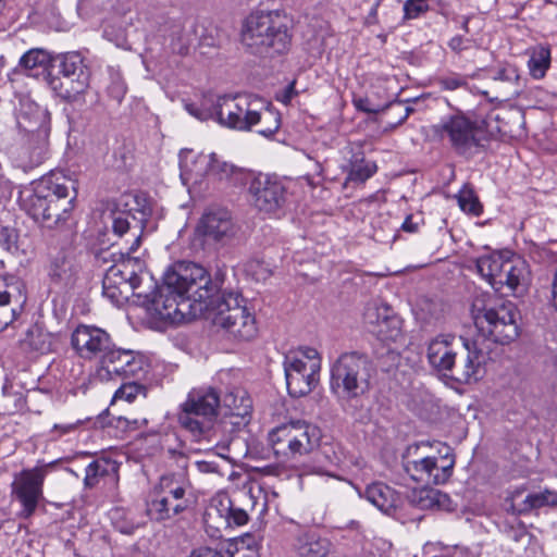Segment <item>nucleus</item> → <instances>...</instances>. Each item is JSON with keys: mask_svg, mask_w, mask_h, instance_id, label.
Here are the masks:
<instances>
[{"mask_svg": "<svg viewBox=\"0 0 557 557\" xmlns=\"http://www.w3.org/2000/svg\"><path fill=\"white\" fill-rule=\"evenodd\" d=\"M474 324L480 334L472 341L459 338L458 356L447 376L458 383L476 382L483 375L486 354L483 343L491 338L494 343L509 344L519 335L518 312L511 301L500 298H476L472 305Z\"/></svg>", "mask_w": 557, "mask_h": 557, "instance_id": "1", "label": "nucleus"}, {"mask_svg": "<svg viewBox=\"0 0 557 557\" xmlns=\"http://www.w3.org/2000/svg\"><path fill=\"white\" fill-rule=\"evenodd\" d=\"M213 286L206 269L194 262H178L163 275V282L147 298V311L164 323L190 319L195 304L212 296Z\"/></svg>", "mask_w": 557, "mask_h": 557, "instance_id": "2", "label": "nucleus"}, {"mask_svg": "<svg viewBox=\"0 0 557 557\" xmlns=\"http://www.w3.org/2000/svg\"><path fill=\"white\" fill-rule=\"evenodd\" d=\"M76 198L75 183L61 173H51L32 184L22 193L23 209L47 228L64 223Z\"/></svg>", "mask_w": 557, "mask_h": 557, "instance_id": "3", "label": "nucleus"}, {"mask_svg": "<svg viewBox=\"0 0 557 557\" xmlns=\"http://www.w3.org/2000/svg\"><path fill=\"white\" fill-rule=\"evenodd\" d=\"M240 39L253 54H282L288 50L292 40L288 18L278 11L253 12L243 23Z\"/></svg>", "mask_w": 557, "mask_h": 557, "instance_id": "4", "label": "nucleus"}, {"mask_svg": "<svg viewBox=\"0 0 557 557\" xmlns=\"http://www.w3.org/2000/svg\"><path fill=\"white\" fill-rule=\"evenodd\" d=\"M48 112L33 102H23L16 115L20 140L13 153L24 170L40 165L48 156Z\"/></svg>", "mask_w": 557, "mask_h": 557, "instance_id": "5", "label": "nucleus"}, {"mask_svg": "<svg viewBox=\"0 0 557 557\" xmlns=\"http://www.w3.org/2000/svg\"><path fill=\"white\" fill-rule=\"evenodd\" d=\"M193 485L184 472L163 474L149 493L146 513L151 521L172 520L191 505Z\"/></svg>", "mask_w": 557, "mask_h": 557, "instance_id": "6", "label": "nucleus"}, {"mask_svg": "<svg viewBox=\"0 0 557 557\" xmlns=\"http://www.w3.org/2000/svg\"><path fill=\"white\" fill-rule=\"evenodd\" d=\"M259 100L251 99L249 96H221L215 99L206 98L201 108L187 104L186 109L201 121L212 119L231 129L250 131L255 107H259Z\"/></svg>", "mask_w": 557, "mask_h": 557, "instance_id": "7", "label": "nucleus"}, {"mask_svg": "<svg viewBox=\"0 0 557 557\" xmlns=\"http://www.w3.org/2000/svg\"><path fill=\"white\" fill-rule=\"evenodd\" d=\"M53 67L61 76L47 73L46 82L50 89L67 102L81 100L89 87L90 73L84 58L78 52L54 55Z\"/></svg>", "mask_w": 557, "mask_h": 557, "instance_id": "8", "label": "nucleus"}, {"mask_svg": "<svg viewBox=\"0 0 557 557\" xmlns=\"http://www.w3.org/2000/svg\"><path fill=\"white\" fill-rule=\"evenodd\" d=\"M372 362L359 351L343 352L331 367V388L347 397H357L369 386Z\"/></svg>", "mask_w": 557, "mask_h": 557, "instance_id": "9", "label": "nucleus"}, {"mask_svg": "<svg viewBox=\"0 0 557 557\" xmlns=\"http://www.w3.org/2000/svg\"><path fill=\"white\" fill-rule=\"evenodd\" d=\"M220 403V396L214 388L190 391L178 412L181 426L195 436L207 435L214 425Z\"/></svg>", "mask_w": 557, "mask_h": 557, "instance_id": "10", "label": "nucleus"}, {"mask_svg": "<svg viewBox=\"0 0 557 557\" xmlns=\"http://www.w3.org/2000/svg\"><path fill=\"white\" fill-rule=\"evenodd\" d=\"M269 444L277 457L294 459L311 453L320 441V431L306 421H290L271 430Z\"/></svg>", "mask_w": 557, "mask_h": 557, "instance_id": "11", "label": "nucleus"}, {"mask_svg": "<svg viewBox=\"0 0 557 557\" xmlns=\"http://www.w3.org/2000/svg\"><path fill=\"white\" fill-rule=\"evenodd\" d=\"M283 364L290 396L301 397L314 388L321 370V358L315 348H299L286 355Z\"/></svg>", "mask_w": 557, "mask_h": 557, "instance_id": "12", "label": "nucleus"}, {"mask_svg": "<svg viewBox=\"0 0 557 557\" xmlns=\"http://www.w3.org/2000/svg\"><path fill=\"white\" fill-rule=\"evenodd\" d=\"M244 302L237 293L222 294L216 301L213 323L237 338L249 341L257 334V324Z\"/></svg>", "mask_w": 557, "mask_h": 557, "instance_id": "13", "label": "nucleus"}, {"mask_svg": "<svg viewBox=\"0 0 557 557\" xmlns=\"http://www.w3.org/2000/svg\"><path fill=\"white\" fill-rule=\"evenodd\" d=\"M49 469L50 465H41L23 469L14 474L11 495L21 505V510L17 512L18 518L28 519L35 513L44 498V482Z\"/></svg>", "mask_w": 557, "mask_h": 557, "instance_id": "14", "label": "nucleus"}, {"mask_svg": "<svg viewBox=\"0 0 557 557\" xmlns=\"http://www.w3.org/2000/svg\"><path fill=\"white\" fill-rule=\"evenodd\" d=\"M453 466V460L438 466L435 457H424L420 460V482H425V486L420 487V510L450 509L451 500L449 496L438 490L429 487V485L445 483L451 475Z\"/></svg>", "mask_w": 557, "mask_h": 557, "instance_id": "15", "label": "nucleus"}, {"mask_svg": "<svg viewBox=\"0 0 557 557\" xmlns=\"http://www.w3.org/2000/svg\"><path fill=\"white\" fill-rule=\"evenodd\" d=\"M250 202L260 213L278 216L286 203L285 184L276 176L260 175L249 184Z\"/></svg>", "mask_w": 557, "mask_h": 557, "instance_id": "16", "label": "nucleus"}, {"mask_svg": "<svg viewBox=\"0 0 557 557\" xmlns=\"http://www.w3.org/2000/svg\"><path fill=\"white\" fill-rule=\"evenodd\" d=\"M146 373L144 359L131 349L116 348L113 344L99 361L101 379H139Z\"/></svg>", "mask_w": 557, "mask_h": 557, "instance_id": "17", "label": "nucleus"}, {"mask_svg": "<svg viewBox=\"0 0 557 557\" xmlns=\"http://www.w3.org/2000/svg\"><path fill=\"white\" fill-rule=\"evenodd\" d=\"M486 124L472 123L465 116H454L444 125L449 135L454 148L461 154H472L479 147H483L488 140V132L484 129Z\"/></svg>", "mask_w": 557, "mask_h": 557, "instance_id": "18", "label": "nucleus"}, {"mask_svg": "<svg viewBox=\"0 0 557 557\" xmlns=\"http://www.w3.org/2000/svg\"><path fill=\"white\" fill-rule=\"evenodd\" d=\"M196 233L207 245L224 246L235 236V225L225 209L209 210L201 216Z\"/></svg>", "mask_w": 557, "mask_h": 557, "instance_id": "19", "label": "nucleus"}, {"mask_svg": "<svg viewBox=\"0 0 557 557\" xmlns=\"http://www.w3.org/2000/svg\"><path fill=\"white\" fill-rule=\"evenodd\" d=\"M141 243L140 234L134 233V242L127 251V257L121 262L111 265L104 273V278L108 284L121 285L133 289V294L141 296V293L136 290L140 287L143 280L144 262L139 258L131 257L129 253L134 252Z\"/></svg>", "mask_w": 557, "mask_h": 557, "instance_id": "20", "label": "nucleus"}, {"mask_svg": "<svg viewBox=\"0 0 557 557\" xmlns=\"http://www.w3.org/2000/svg\"><path fill=\"white\" fill-rule=\"evenodd\" d=\"M71 342L81 358L97 359L98 362L113 345L111 336L104 330L85 324H81L74 330Z\"/></svg>", "mask_w": 557, "mask_h": 557, "instance_id": "21", "label": "nucleus"}, {"mask_svg": "<svg viewBox=\"0 0 557 557\" xmlns=\"http://www.w3.org/2000/svg\"><path fill=\"white\" fill-rule=\"evenodd\" d=\"M364 323L370 333L382 342H396L401 335V320L386 304H371L364 311Z\"/></svg>", "mask_w": 557, "mask_h": 557, "instance_id": "22", "label": "nucleus"}, {"mask_svg": "<svg viewBox=\"0 0 557 557\" xmlns=\"http://www.w3.org/2000/svg\"><path fill=\"white\" fill-rule=\"evenodd\" d=\"M25 301L23 282L13 275L0 276V331L16 319Z\"/></svg>", "mask_w": 557, "mask_h": 557, "instance_id": "23", "label": "nucleus"}, {"mask_svg": "<svg viewBox=\"0 0 557 557\" xmlns=\"http://www.w3.org/2000/svg\"><path fill=\"white\" fill-rule=\"evenodd\" d=\"M79 271L74 248L64 247L51 257L48 274L54 285L69 288L75 284Z\"/></svg>", "mask_w": 557, "mask_h": 557, "instance_id": "24", "label": "nucleus"}, {"mask_svg": "<svg viewBox=\"0 0 557 557\" xmlns=\"http://www.w3.org/2000/svg\"><path fill=\"white\" fill-rule=\"evenodd\" d=\"M458 342L454 335L444 334L433 338L426 351L430 366L438 373L447 376L455 358L458 356Z\"/></svg>", "mask_w": 557, "mask_h": 557, "instance_id": "25", "label": "nucleus"}, {"mask_svg": "<svg viewBox=\"0 0 557 557\" xmlns=\"http://www.w3.org/2000/svg\"><path fill=\"white\" fill-rule=\"evenodd\" d=\"M213 153H196L193 150L184 149L180 152L181 178L185 185L201 184L211 169Z\"/></svg>", "mask_w": 557, "mask_h": 557, "instance_id": "26", "label": "nucleus"}, {"mask_svg": "<svg viewBox=\"0 0 557 557\" xmlns=\"http://www.w3.org/2000/svg\"><path fill=\"white\" fill-rule=\"evenodd\" d=\"M225 417L235 419L233 425L246 424L250 417L252 403L246 391L236 388L224 395L220 403Z\"/></svg>", "mask_w": 557, "mask_h": 557, "instance_id": "27", "label": "nucleus"}, {"mask_svg": "<svg viewBox=\"0 0 557 557\" xmlns=\"http://www.w3.org/2000/svg\"><path fill=\"white\" fill-rule=\"evenodd\" d=\"M296 557H330L332 544L313 531L298 533L292 544Z\"/></svg>", "mask_w": 557, "mask_h": 557, "instance_id": "28", "label": "nucleus"}, {"mask_svg": "<svg viewBox=\"0 0 557 557\" xmlns=\"http://www.w3.org/2000/svg\"><path fill=\"white\" fill-rule=\"evenodd\" d=\"M164 49L176 54H187L191 35L181 21H172L164 28Z\"/></svg>", "mask_w": 557, "mask_h": 557, "instance_id": "29", "label": "nucleus"}, {"mask_svg": "<svg viewBox=\"0 0 557 557\" xmlns=\"http://www.w3.org/2000/svg\"><path fill=\"white\" fill-rule=\"evenodd\" d=\"M366 499L384 513H389L397 506L398 496L388 485L376 482L367 486Z\"/></svg>", "mask_w": 557, "mask_h": 557, "instance_id": "30", "label": "nucleus"}, {"mask_svg": "<svg viewBox=\"0 0 557 557\" xmlns=\"http://www.w3.org/2000/svg\"><path fill=\"white\" fill-rule=\"evenodd\" d=\"M120 465L110 458L101 457L91 461L85 470L84 483L87 487L96 486L100 479L110 478L115 480Z\"/></svg>", "mask_w": 557, "mask_h": 557, "instance_id": "31", "label": "nucleus"}, {"mask_svg": "<svg viewBox=\"0 0 557 557\" xmlns=\"http://www.w3.org/2000/svg\"><path fill=\"white\" fill-rule=\"evenodd\" d=\"M53 62L54 55L41 48H33L20 59V65L33 76L46 72L49 66H53Z\"/></svg>", "mask_w": 557, "mask_h": 557, "instance_id": "32", "label": "nucleus"}, {"mask_svg": "<svg viewBox=\"0 0 557 557\" xmlns=\"http://www.w3.org/2000/svg\"><path fill=\"white\" fill-rule=\"evenodd\" d=\"M506 262L507 258H504L499 253H492L480 257L476 260V269L480 275L495 289Z\"/></svg>", "mask_w": 557, "mask_h": 557, "instance_id": "33", "label": "nucleus"}, {"mask_svg": "<svg viewBox=\"0 0 557 557\" xmlns=\"http://www.w3.org/2000/svg\"><path fill=\"white\" fill-rule=\"evenodd\" d=\"M257 125H260V128L257 129L258 134L264 137H271L281 126V115L269 107H263L260 102L259 107H255L251 128Z\"/></svg>", "mask_w": 557, "mask_h": 557, "instance_id": "34", "label": "nucleus"}, {"mask_svg": "<svg viewBox=\"0 0 557 557\" xmlns=\"http://www.w3.org/2000/svg\"><path fill=\"white\" fill-rule=\"evenodd\" d=\"M446 416V409L441 400L430 394H423L420 404V419L430 426L440 424Z\"/></svg>", "mask_w": 557, "mask_h": 557, "instance_id": "35", "label": "nucleus"}, {"mask_svg": "<svg viewBox=\"0 0 557 557\" xmlns=\"http://www.w3.org/2000/svg\"><path fill=\"white\" fill-rule=\"evenodd\" d=\"M113 527L123 534H133L143 522L136 519L134 512L124 508H114L110 511Z\"/></svg>", "mask_w": 557, "mask_h": 557, "instance_id": "36", "label": "nucleus"}, {"mask_svg": "<svg viewBox=\"0 0 557 557\" xmlns=\"http://www.w3.org/2000/svg\"><path fill=\"white\" fill-rule=\"evenodd\" d=\"M456 199L462 212L473 216L482 214L483 206L471 186L465 185L456 195Z\"/></svg>", "mask_w": 557, "mask_h": 557, "instance_id": "37", "label": "nucleus"}, {"mask_svg": "<svg viewBox=\"0 0 557 557\" xmlns=\"http://www.w3.org/2000/svg\"><path fill=\"white\" fill-rule=\"evenodd\" d=\"M550 65V51L548 48L539 47L533 50L529 61L528 69L530 75L535 79H541L545 76L546 71Z\"/></svg>", "mask_w": 557, "mask_h": 557, "instance_id": "38", "label": "nucleus"}, {"mask_svg": "<svg viewBox=\"0 0 557 557\" xmlns=\"http://www.w3.org/2000/svg\"><path fill=\"white\" fill-rule=\"evenodd\" d=\"M109 83L107 85L108 96L121 103L127 92V85L119 67L108 66Z\"/></svg>", "mask_w": 557, "mask_h": 557, "instance_id": "39", "label": "nucleus"}, {"mask_svg": "<svg viewBox=\"0 0 557 557\" xmlns=\"http://www.w3.org/2000/svg\"><path fill=\"white\" fill-rule=\"evenodd\" d=\"M521 275L522 268L519 267V261L507 258L503 274H500L495 290L499 292L504 286H507L510 290H515L520 284Z\"/></svg>", "mask_w": 557, "mask_h": 557, "instance_id": "40", "label": "nucleus"}, {"mask_svg": "<svg viewBox=\"0 0 557 557\" xmlns=\"http://www.w3.org/2000/svg\"><path fill=\"white\" fill-rule=\"evenodd\" d=\"M112 231L117 236H123L127 231L141 230L140 222L128 211L111 213Z\"/></svg>", "mask_w": 557, "mask_h": 557, "instance_id": "41", "label": "nucleus"}, {"mask_svg": "<svg viewBox=\"0 0 557 557\" xmlns=\"http://www.w3.org/2000/svg\"><path fill=\"white\" fill-rule=\"evenodd\" d=\"M219 503L223 507L226 525L235 524L240 527L248 522V513L244 509L234 508L228 497L223 496Z\"/></svg>", "mask_w": 557, "mask_h": 557, "instance_id": "42", "label": "nucleus"}, {"mask_svg": "<svg viewBox=\"0 0 557 557\" xmlns=\"http://www.w3.org/2000/svg\"><path fill=\"white\" fill-rule=\"evenodd\" d=\"M528 509H536L544 506L557 505V492L552 490H544L537 493L527 495L524 499Z\"/></svg>", "mask_w": 557, "mask_h": 557, "instance_id": "43", "label": "nucleus"}, {"mask_svg": "<svg viewBox=\"0 0 557 557\" xmlns=\"http://www.w3.org/2000/svg\"><path fill=\"white\" fill-rule=\"evenodd\" d=\"M403 469L416 482L418 480V444L409 445L401 456Z\"/></svg>", "mask_w": 557, "mask_h": 557, "instance_id": "44", "label": "nucleus"}, {"mask_svg": "<svg viewBox=\"0 0 557 557\" xmlns=\"http://www.w3.org/2000/svg\"><path fill=\"white\" fill-rule=\"evenodd\" d=\"M376 172L375 163L371 161H356L351 164L348 173V180L351 182L363 183Z\"/></svg>", "mask_w": 557, "mask_h": 557, "instance_id": "45", "label": "nucleus"}, {"mask_svg": "<svg viewBox=\"0 0 557 557\" xmlns=\"http://www.w3.org/2000/svg\"><path fill=\"white\" fill-rule=\"evenodd\" d=\"M234 171V166L225 161L218 159L216 154L213 153V160L211 169L209 171L210 181H223L228 178Z\"/></svg>", "mask_w": 557, "mask_h": 557, "instance_id": "46", "label": "nucleus"}, {"mask_svg": "<svg viewBox=\"0 0 557 557\" xmlns=\"http://www.w3.org/2000/svg\"><path fill=\"white\" fill-rule=\"evenodd\" d=\"M146 394V387L144 385L138 384L137 382H129L123 384L114 394L113 399H124L128 403H132L137 395Z\"/></svg>", "mask_w": 557, "mask_h": 557, "instance_id": "47", "label": "nucleus"}, {"mask_svg": "<svg viewBox=\"0 0 557 557\" xmlns=\"http://www.w3.org/2000/svg\"><path fill=\"white\" fill-rule=\"evenodd\" d=\"M133 289L122 287L121 285L108 284V280H102V293L103 296L110 299L113 304H120L122 300L127 298V294Z\"/></svg>", "mask_w": 557, "mask_h": 557, "instance_id": "48", "label": "nucleus"}, {"mask_svg": "<svg viewBox=\"0 0 557 557\" xmlns=\"http://www.w3.org/2000/svg\"><path fill=\"white\" fill-rule=\"evenodd\" d=\"M83 423L82 420H76L73 422L66 423H55L48 432V436L52 441H58L62 436L71 434L77 430V428Z\"/></svg>", "mask_w": 557, "mask_h": 557, "instance_id": "49", "label": "nucleus"}, {"mask_svg": "<svg viewBox=\"0 0 557 557\" xmlns=\"http://www.w3.org/2000/svg\"><path fill=\"white\" fill-rule=\"evenodd\" d=\"M494 79L507 83H518L520 75L518 69L515 65L505 64L497 70L494 75Z\"/></svg>", "mask_w": 557, "mask_h": 557, "instance_id": "50", "label": "nucleus"}, {"mask_svg": "<svg viewBox=\"0 0 557 557\" xmlns=\"http://www.w3.org/2000/svg\"><path fill=\"white\" fill-rule=\"evenodd\" d=\"M322 453L330 463L334 466H339L345 459L344 451L338 445L325 444L322 447Z\"/></svg>", "mask_w": 557, "mask_h": 557, "instance_id": "51", "label": "nucleus"}, {"mask_svg": "<svg viewBox=\"0 0 557 557\" xmlns=\"http://www.w3.org/2000/svg\"><path fill=\"white\" fill-rule=\"evenodd\" d=\"M440 85L446 90H455L467 86V78L459 74H451L441 78Z\"/></svg>", "mask_w": 557, "mask_h": 557, "instance_id": "52", "label": "nucleus"}, {"mask_svg": "<svg viewBox=\"0 0 557 557\" xmlns=\"http://www.w3.org/2000/svg\"><path fill=\"white\" fill-rule=\"evenodd\" d=\"M247 271L250 272L258 281L265 280L271 274V271L258 260L250 261L247 265Z\"/></svg>", "mask_w": 557, "mask_h": 557, "instance_id": "53", "label": "nucleus"}, {"mask_svg": "<svg viewBox=\"0 0 557 557\" xmlns=\"http://www.w3.org/2000/svg\"><path fill=\"white\" fill-rule=\"evenodd\" d=\"M352 102L356 109L361 112L377 113L381 110L379 106L372 104L371 101L366 97L355 98Z\"/></svg>", "mask_w": 557, "mask_h": 557, "instance_id": "54", "label": "nucleus"}, {"mask_svg": "<svg viewBox=\"0 0 557 557\" xmlns=\"http://www.w3.org/2000/svg\"><path fill=\"white\" fill-rule=\"evenodd\" d=\"M420 309L426 311L430 317H437V314L442 311L441 304L425 299L423 304L420 302Z\"/></svg>", "mask_w": 557, "mask_h": 557, "instance_id": "55", "label": "nucleus"}, {"mask_svg": "<svg viewBox=\"0 0 557 557\" xmlns=\"http://www.w3.org/2000/svg\"><path fill=\"white\" fill-rule=\"evenodd\" d=\"M404 12L406 18L418 17V0H407L404 5Z\"/></svg>", "mask_w": 557, "mask_h": 557, "instance_id": "56", "label": "nucleus"}, {"mask_svg": "<svg viewBox=\"0 0 557 557\" xmlns=\"http://www.w3.org/2000/svg\"><path fill=\"white\" fill-rule=\"evenodd\" d=\"M222 497L220 498H215L213 499L211 506L209 507L208 511H207V516L209 518H212L213 515H218L220 518L223 519V521L225 522V517L223 516V507L220 505L219 500L221 499Z\"/></svg>", "mask_w": 557, "mask_h": 557, "instance_id": "57", "label": "nucleus"}, {"mask_svg": "<svg viewBox=\"0 0 557 557\" xmlns=\"http://www.w3.org/2000/svg\"><path fill=\"white\" fill-rule=\"evenodd\" d=\"M296 95V91H295V83H290L286 86V88L284 89L283 94L281 97H278L277 99L280 101H282L283 103L287 104L290 102V100L293 99V97Z\"/></svg>", "mask_w": 557, "mask_h": 557, "instance_id": "58", "label": "nucleus"}, {"mask_svg": "<svg viewBox=\"0 0 557 557\" xmlns=\"http://www.w3.org/2000/svg\"><path fill=\"white\" fill-rule=\"evenodd\" d=\"M230 557H258V554L256 550L251 548H236L235 553H232Z\"/></svg>", "mask_w": 557, "mask_h": 557, "instance_id": "59", "label": "nucleus"}, {"mask_svg": "<svg viewBox=\"0 0 557 557\" xmlns=\"http://www.w3.org/2000/svg\"><path fill=\"white\" fill-rule=\"evenodd\" d=\"M463 42L465 40L461 36H455L449 40L448 46L451 50L460 52L465 49Z\"/></svg>", "mask_w": 557, "mask_h": 557, "instance_id": "60", "label": "nucleus"}, {"mask_svg": "<svg viewBox=\"0 0 557 557\" xmlns=\"http://www.w3.org/2000/svg\"><path fill=\"white\" fill-rule=\"evenodd\" d=\"M111 424H113L117 429H122L124 431H127L129 426V418L126 417H114L111 420Z\"/></svg>", "mask_w": 557, "mask_h": 557, "instance_id": "61", "label": "nucleus"}, {"mask_svg": "<svg viewBox=\"0 0 557 557\" xmlns=\"http://www.w3.org/2000/svg\"><path fill=\"white\" fill-rule=\"evenodd\" d=\"M388 110H393V111H398V112H404V116L400 119L399 122H401L403 120H405L408 114L412 111V109H410L409 107H406L404 106L403 103L400 102H397V103H393V104H389L387 107Z\"/></svg>", "mask_w": 557, "mask_h": 557, "instance_id": "62", "label": "nucleus"}, {"mask_svg": "<svg viewBox=\"0 0 557 557\" xmlns=\"http://www.w3.org/2000/svg\"><path fill=\"white\" fill-rule=\"evenodd\" d=\"M400 228L405 232L414 233L417 230V225L412 221V215H408L403 222Z\"/></svg>", "mask_w": 557, "mask_h": 557, "instance_id": "63", "label": "nucleus"}, {"mask_svg": "<svg viewBox=\"0 0 557 557\" xmlns=\"http://www.w3.org/2000/svg\"><path fill=\"white\" fill-rule=\"evenodd\" d=\"M191 557H222L216 550L210 548L200 549L198 553L191 555Z\"/></svg>", "mask_w": 557, "mask_h": 557, "instance_id": "64", "label": "nucleus"}]
</instances>
